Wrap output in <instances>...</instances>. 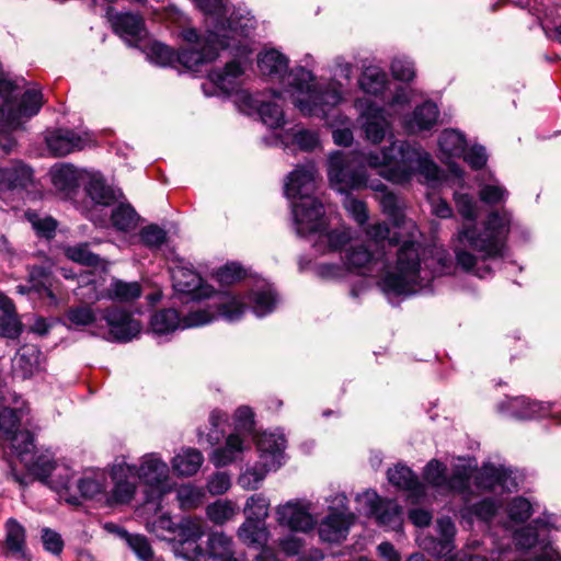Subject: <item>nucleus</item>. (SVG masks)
<instances>
[{
	"label": "nucleus",
	"mask_w": 561,
	"mask_h": 561,
	"mask_svg": "<svg viewBox=\"0 0 561 561\" xmlns=\"http://www.w3.org/2000/svg\"><path fill=\"white\" fill-rule=\"evenodd\" d=\"M511 221L512 214L507 209L493 210L488 215L482 228L472 225L461 229L458 232L459 245L454 250L457 264L467 272L473 271L477 266V256L468 252L467 248L479 253L482 261L503 259Z\"/></svg>",
	"instance_id": "obj_1"
},
{
	"label": "nucleus",
	"mask_w": 561,
	"mask_h": 561,
	"mask_svg": "<svg viewBox=\"0 0 561 561\" xmlns=\"http://www.w3.org/2000/svg\"><path fill=\"white\" fill-rule=\"evenodd\" d=\"M433 282L432 273L421 267L419 243L405 240L398 250L396 271L387 272L378 285L391 298L432 294Z\"/></svg>",
	"instance_id": "obj_2"
},
{
	"label": "nucleus",
	"mask_w": 561,
	"mask_h": 561,
	"mask_svg": "<svg viewBox=\"0 0 561 561\" xmlns=\"http://www.w3.org/2000/svg\"><path fill=\"white\" fill-rule=\"evenodd\" d=\"M282 296L276 287L265 280L257 282L244 295L222 290L217 295L216 316H243L249 310L256 316H266L277 310ZM187 316H213L207 311H193Z\"/></svg>",
	"instance_id": "obj_3"
},
{
	"label": "nucleus",
	"mask_w": 561,
	"mask_h": 561,
	"mask_svg": "<svg viewBox=\"0 0 561 561\" xmlns=\"http://www.w3.org/2000/svg\"><path fill=\"white\" fill-rule=\"evenodd\" d=\"M425 152L421 144L416 141L396 140L379 152H368L365 156V162L371 168L382 167L379 174L386 180L404 184L412 180L414 168Z\"/></svg>",
	"instance_id": "obj_4"
},
{
	"label": "nucleus",
	"mask_w": 561,
	"mask_h": 561,
	"mask_svg": "<svg viewBox=\"0 0 561 561\" xmlns=\"http://www.w3.org/2000/svg\"><path fill=\"white\" fill-rule=\"evenodd\" d=\"M69 330L87 332L110 342L127 343L136 337L142 325L136 318H53Z\"/></svg>",
	"instance_id": "obj_5"
},
{
	"label": "nucleus",
	"mask_w": 561,
	"mask_h": 561,
	"mask_svg": "<svg viewBox=\"0 0 561 561\" xmlns=\"http://www.w3.org/2000/svg\"><path fill=\"white\" fill-rule=\"evenodd\" d=\"M218 42L217 34L209 33L201 50L181 49L180 51L161 42H153L148 47L147 55L151 62L161 67L182 65L187 69L198 70L199 66L213 62L218 58V47L216 46Z\"/></svg>",
	"instance_id": "obj_6"
},
{
	"label": "nucleus",
	"mask_w": 561,
	"mask_h": 561,
	"mask_svg": "<svg viewBox=\"0 0 561 561\" xmlns=\"http://www.w3.org/2000/svg\"><path fill=\"white\" fill-rule=\"evenodd\" d=\"M328 176L337 185L341 193L360 190L368 186V176L364 165L354 164L348 157L337 150L330 154L328 161Z\"/></svg>",
	"instance_id": "obj_7"
},
{
	"label": "nucleus",
	"mask_w": 561,
	"mask_h": 561,
	"mask_svg": "<svg viewBox=\"0 0 561 561\" xmlns=\"http://www.w3.org/2000/svg\"><path fill=\"white\" fill-rule=\"evenodd\" d=\"M291 213L296 232L300 237L322 232L328 228L323 204L314 196L293 199Z\"/></svg>",
	"instance_id": "obj_8"
},
{
	"label": "nucleus",
	"mask_w": 561,
	"mask_h": 561,
	"mask_svg": "<svg viewBox=\"0 0 561 561\" xmlns=\"http://www.w3.org/2000/svg\"><path fill=\"white\" fill-rule=\"evenodd\" d=\"M255 20L250 13L240 9L233 10L227 19H215L213 30L209 33L217 34L219 42L216 44L218 51L230 47V38L234 36L248 37L254 30Z\"/></svg>",
	"instance_id": "obj_9"
},
{
	"label": "nucleus",
	"mask_w": 561,
	"mask_h": 561,
	"mask_svg": "<svg viewBox=\"0 0 561 561\" xmlns=\"http://www.w3.org/2000/svg\"><path fill=\"white\" fill-rule=\"evenodd\" d=\"M172 280L176 291L190 295L193 300L213 299V306L217 308V295L220 291L205 284L192 264L176 267L172 273Z\"/></svg>",
	"instance_id": "obj_10"
},
{
	"label": "nucleus",
	"mask_w": 561,
	"mask_h": 561,
	"mask_svg": "<svg viewBox=\"0 0 561 561\" xmlns=\"http://www.w3.org/2000/svg\"><path fill=\"white\" fill-rule=\"evenodd\" d=\"M310 503L307 501L290 500L276 507V522L293 533H308L317 524L310 513Z\"/></svg>",
	"instance_id": "obj_11"
},
{
	"label": "nucleus",
	"mask_w": 561,
	"mask_h": 561,
	"mask_svg": "<svg viewBox=\"0 0 561 561\" xmlns=\"http://www.w3.org/2000/svg\"><path fill=\"white\" fill-rule=\"evenodd\" d=\"M369 515L376 518L379 526L398 530L402 526L403 508L394 500L382 499L375 491L365 492Z\"/></svg>",
	"instance_id": "obj_12"
},
{
	"label": "nucleus",
	"mask_w": 561,
	"mask_h": 561,
	"mask_svg": "<svg viewBox=\"0 0 561 561\" xmlns=\"http://www.w3.org/2000/svg\"><path fill=\"white\" fill-rule=\"evenodd\" d=\"M341 101L342 95L337 90L314 84L306 98L297 101V106L305 115L320 117L327 115Z\"/></svg>",
	"instance_id": "obj_13"
},
{
	"label": "nucleus",
	"mask_w": 561,
	"mask_h": 561,
	"mask_svg": "<svg viewBox=\"0 0 561 561\" xmlns=\"http://www.w3.org/2000/svg\"><path fill=\"white\" fill-rule=\"evenodd\" d=\"M33 169L20 160L0 167V194L26 190L33 182Z\"/></svg>",
	"instance_id": "obj_14"
},
{
	"label": "nucleus",
	"mask_w": 561,
	"mask_h": 561,
	"mask_svg": "<svg viewBox=\"0 0 561 561\" xmlns=\"http://www.w3.org/2000/svg\"><path fill=\"white\" fill-rule=\"evenodd\" d=\"M316 168L313 163L298 165L288 175L285 183V195L289 199H300L302 196H313L316 190Z\"/></svg>",
	"instance_id": "obj_15"
},
{
	"label": "nucleus",
	"mask_w": 561,
	"mask_h": 561,
	"mask_svg": "<svg viewBox=\"0 0 561 561\" xmlns=\"http://www.w3.org/2000/svg\"><path fill=\"white\" fill-rule=\"evenodd\" d=\"M44 355L41 348L34 344L21 346L12 359V369L16 377L22 380L31 379L42 370L41 363Z\"/></svg>",
	"instance_id": "obj_16"
},
{
	"label": "nucleus",
	"mask_w": 561,
	"mask_h": 561,
	"mask_svg": "<svg viewBox=\"0 0 561 561\" xmlns=\"http://www.w3.org/2000/svg\"><path fill=\"white\" fill-rule=\"evenodd\" d=\"M84 192L91 204L95 207H110L122 198L123 192L108 185L101 175H94L84 184Z\"/></svg>",
	"instance_id": "obj_17"
},
{
	"label": "nucleus",
	"mask_w": 561,
	"mask_h": 561,
	"mask_svg": "<svg viewBox=\"0 0 561 561\" xmlns=\"http://www.w3.org/2000/svg\"><path fill=\"white\" fill-rule=\"evenodd\" d=\"M45 141L50 152L56 157H64L79 150L83 144L81 136L69 128H57L48 131Z\"/></svg>",
	"instance_id": "obj_18"
},
{
	"label": "nucleus",
	"mask_w": 561,
	"mask_h": 561,
	"mask_svg": "<svg viewBox=\"0 0 561 561\" xmlns=\"http://www.w3.org/2000/svg\"><path fill=\"white\" fill-rule=\"evenodd\" d=\"M387 479L389 483L399 490L408 491L414 497H422L425 495V486L420 481L416 473L407 465L398 463L387 471Z\"/></svg>",
	"instance_id": "obj_19"
},
{
	"label": "nucleus",
	"mask_w": 561,
	"mask_h": 561,
	"mask_svg": "<svg viewBox=\"0 0 561 561\" xmlns=\"http://www.w3.org/2000/svg\"><path fill=\"white\" fill-rule=\"evenodd\" d=\"M215 318H150L149 330L158 336L176 330L199 328L211 323Z\"/></svg>",
	"instance_id": "obj_20"
},
{
	"label": "nucleus",
	"mask_w": 561,
	"mask_h": 561,
	"mask_svg": "<svg viewBox=\"0 0 561 561\" xmlns=\"http://www.w3.org/2000/svg\"><path fill=\"white\" fill-rule=\"evenodd\" d=\"M438 117L439 110L437 105L432 101H424L405 118V127L412 133L431 130L437 125Z\"/></svg>",
	"instance_id": "obj_21"
},
{
	"label": "nucleus",
	"mask_w": 561,
	"mask_h": 561,
	"mask_svg": "<svg viewBox=\"0 0 561 561\" xmlns=\"http://www.w3.org/2000/svg\"><path fill=\"white\" fill-rule=\"evenodd\" d=\"M350 523L342 513L328 515L318 528V535L321 541L328 543H341L346 539Z\"/></svg>",
	"instance_id": "obj_22"
},
{
	"label": "nucleus",
	"mask_w": 561,
	"mask_h": 561,
	"mask_svg": "<svg viewBox=\"0 0 561 561\" xmlns=\"http://www.w3.org/2000/svg\"><path fill=\"white\" fill-rule=\"evenodd\" d=\"M4 548L7 554L19 559H26L28 551L26 547V529L15 518L11 517L5 522Z\"/></svg>",
	"instance_id": "obj_23"
},
{
	"label": "nucleus",
	"mask_w": 561,
	"mask_h": 561,
	"mask_svg": "<svg viewBox=\"0 0 561 561\" xmlns=\"http://www.w3.org/2000/svg\"><path fill=\"white\" fill-rule=\"evenodd\" d=\"M289 67V59L280 51L272 48L257 56V68L263 76L273 80L284 81Z\"/></svg>",
	"instance_id": "obj_24"
},
{
	"label": "nucleus",
	"mask_w": 561,
	"mask_h": 561,
	"mask_svg": "<svg viewBox=\"0 0 561 561\" xmlns=\"http://www.w3.org/2000/svg\"><path fill=\"white\" fill-rule=\"evenodd\" d=\"M112 26L114 32L126 41L138 42L145 32L142 16L130 12L117 13L113 16Z\"/></svg>",
	"instance_id": "obj_25"
},
{
	"label": "nucleus",
	"mask_w": 561,
	"mask_h": 561,
	"mask_svg": "<svg viewBox=\"0 0 561 561\" xmlns=\"http://www.w3.org/2000/svg\"><path fill=\"white\" fill-rule=\"evenodd\" d=\"M510 476L511 471L503 466L488 462L476 473L473 483L480 490L493 491L495 486H504Z\"/></svg>",
	"instance_id": "obj_26"
},
{
	"label": "nucleus",
	"mask_w": 561,
	"mask_h": 561,
	"mask_svg": "<svg viewBox=\"0 0 561 561\" xmlns=\"http://www.w3.org/2000/svg\"><path fill=\"white\" fill-rule=\"evenodd\" d=\"M139 479L147 485L159 488L169 478V467L160 458L150 455L139 466Z\"/></svg>",
	"instance_id": "obj_27"
},
{
	"label": "nucleus",
	"mask_w": 561,
	"mask_h": 561,
	"mask_svg": "<svg viewBox=\"0 0 561 561\" xmlns=\"http://www.w3.org/2000/svg\"><path fill=\"white\" fill-rule=\"evenodd\" d=\"M110 530H115L121 538H123L128 547L134 551L140 561H152L153 550L145 535L130 534L125 528L118 527L114 524H108Z\"/></svg>",
	"instance_id": "obj_28"
},
{
	"label": "nucleus",
	"mask_w": 561,
	"mask_h": 561,
	"mask_svg": "<svg viewBox=\"0 0 561 561\" xmlns=\"http://www.w3.org/2000/svg\"><path fill=\"white\" fill-rule=\"evenodd\" d=\"M314 76L302 66H296L284 75V81H279L286 91L308 93L314 85Z\"/></svg>",
	"instance_id": "obj_29"
},
{
	"label": "nucleus",
	"mask_w": 561,
	"mask_h": 561,
	"mask_svg": "<svg viewBox=\"0 0 561 561\" xmlns=\"http://www.w3.org/2000/svg\"><path fill=\"white\" fill-rule=\"evenodd\" d=\"M42 100L43 95L39 91L26 90L18 105L12 101L13 122L18 127L21 125L23 117L31 118L41 111Z\"/></svg>",
	"instance_id": "obj_30"
},
{
	"label": "nucleus",
	"mask_w": 561,
	"mask_h": 561,
	"mask_svg": "<svg viewBox=\"0 0 561 561\" xmlns=\"http://www.w3.org/2000/svg\"><path fill=\"white\" fill-rule=\"evenodd\" d=\"M203 454L196 448H186L172 459V469L180 477L194 476L203 465Z\"/></svg>",
	"instance_id": "obj_31"
},
{
	"label": "nucleus",
	"mask_w": 561,
	"mask_h": 561,
	"mask_svg": "<svg viewBox=\"0 0 561 561\" xmlns=\"http://www.w3.org/2000/svg\"><path fill=\"white\" fill-rule=\"evenodd\" d=\"M142 294V286L139 282H125L113 278L108 288L107 296L113 301L133 302Z\"/></svg>",
	"instance_id": "obj_32"
},
{
	"label": "nucleus",
	"mask_w": 561,
	"mask_h": 561,
	"mask_svg": "<svg viewBox=\"0 0 561 561\" xmlns=\"http://www.w3.org/2000/svg\"><path fill=\"white\" fill-rule=\"evenodd\" d=\"M373 251L364 244L351 247L346 251L344 257V264L346 268L362 275L366 274V271L369 270V265L373 263Z\"/></svg>",
	"instance_id": "obj_33"
},
{
	"label": "nucleus",
	"mask_w": 561,
	"mask_h": 561,
	"mask_svg": "<svg viewBox=\"0 0 561 561\" xmlns=\"http://www.w3.org/2000/svg\"><path fill=\"white\" fill-rule=\"evenodd\" d=\"M139 220L140 216L129 203H119L112 209L111 222L117 231H131Z\"/></svg>",
	"instance_id": "obj_34"
},
{
	"label": "nucleus",
	"mask_w": 561,
	"mask_h": 561,
	"mask_svg": "<svg viewBox=\"0 0 561 561\" xmlns=\"http://www.w3.org/2000/svg\"><path fill=\"white\" fill-rule=\"evenodd\" d=\"M369 186L373 190L382 193L380 205L383 214H386L392 220L397 228L400 227L404 221V214L399 206L396 194L389 192L387 186L381 182H378L377 184H370Z\"/></svg>",
	"instance_id": "obj_35"
},
{
	"label": "nucleus",
	"mask_w": 561,
	"mask_h": 561,
	"mask_svg": "<svg viewBox=\"0 0 561 561\" xmlns=\"http://www.w3.org/2000/svg\"><path fill=\"white\" fill-rule=\"evenodd\" d=\"M267 535L265 522L254 517H247L238 530L239 538L248 545L263 546L267 541Z\"/></svg>",
	"instance_id": "obj_36"
},
{
	"label": "nucleus",
	"mask_w": 561,
	"mask_h": 561,
	"mask_svg": "<svg viewBox=\"0 0 561 561\" xmlns=\"http://www.w3.org/2000/svg\"><path fill=\"white\" fill-rule=\"evenodd\" d=\"M253 438L255 446L261 454V458L266 456H280L286 448V439L284 435L263 432L255 433Z\"/></svg>",
	"instance_id": "obj_37"
},
{
	"label": "nucleus",
	"mask_w": 561,
	"mask_h": 561,
	"mask_svg": "<svg viewBox=\"0 0 561 561\" xmlns=\"http://www.w3.org/2000/svg\"><path fill=\"white\" fill-rule=\"evenodd\" d=\"M51 183L58 191L71 193L78 187L76 170L70 164H55L50 169Z\"/></svg>",
	"instance_id": "obj_38"
},
{
	"label": "nucleus",
	"mask_w": 561,
	"mask_h": 561,
	"mask_svg": "<svg viewBox=\"0 0 561 561\" xmlns=\"http://www.w3.org/2000/svg\"><path fill=\"white\" fill-rule=\"evenodd\" d=\"M232 553V540L228 536L218 533L209 535L207 542V556L209 559L221 561Z\"/></svg>",
	"instance_id": "obj_39"
},
{
	"label": "nucleus",
	"mask_w": 561,
	"mask_h": 561,
	"mask_svg": "<svg viewBox=\"0 0 561 561\" xmlns=\"http://www.w3.org/2000/svg\"><path fill=\"white\" fill-rule=\"evenodd\" d=\"M438 145L444 153L459 157L466 148V138L455 129H445L439 136Z\"/></svg>",
	"instance_id": "obj_40"
},
{
	"label": "nucleus",
	"mask_w": 561,
	"mask_h": 561,
	"mask_svg": "<svg viewBox=\"0 0 561 561\" xmlns=\"http://www.w3.org/2000/svg\"><path fill=\"white\" fill-rule=\"evenodd\" d=\"M56 467V461L44 455L35 457L34 460L26 466L28 474L44 485L49 484V478Z\"/></svg>",
	"instance_id": "obj_41"
},
{
	"label": "nucleus",
	"mask_w": 561,
	"mask_h": 561,
	"mask_svg": "<svg viewBox=\"0 0 561 561\" xmlns=\"http://www.w3.org/2000/svg\"><path fill=\"white\" fill-rule=\"evenodd\" d=\"M360 89L373 95H378L386 88V75L378 68H367L359 78Z\"/></svg>",
	"instance_id": "obj_42"
},
{
	"label": "nucleus",
	"mask_w": 561,
	"mask_h": 561,
	"mask_svg": "<svg viewBox=\"0 0 561 561\" xmlns=\"http://www.w3.org/2000/svg\"><path fill=\"white\" fill-rule=\"evenodd\" d=\"M471 470L465 465H457L447 476L444 488L457 493H466L470 489Z\"/></svg>",
	"instance_id": "obj_43"
},
{
	"label": "nucleus",
	"mask_w": 561,
	"mask_h": 561,
	"mask_svg": "<svg viewBox=\"0 0 561 561\" xmlns=\"http://www.w3.org/2000/svg\"><path fill=\"white\" fill-rule=\"evenodd\" d=\"M65 254L69 260L89 267H96L102 261L100 255L90 250L88 243L68 247Z\"/></svg>",
	"instance_id": "obj_44"
},
{
	"label": "nucleus",
	"mask_w": 561,
	"mask_h": 561,
	"mask_svg": "<svg viewBox=\"0 0 561 561\" xmlns=\"http://www.w3.org/2000/svg\"><path fill=\"white\" fill-rule=\"evenodd\" d=\"M262 122L270 128H280L285 124L283 108L275 102H262L257 108Z\"/></svg>",
	"instance_id": "obj_45"
},
{
	"label": "nucleus",
	"mask_w": 561,
	"mask_h": 561,
	"mask_svg": "<svg viewBox=\"0 0 561 561\" xmlns=\"http://www.w3.org/2000/svg\"><path fill=\"white\" fill-rule=\"evenodd\" d=\"M8 440L21 461H24L25 456L35 450V437L28 430L18 431Z\"/></svg>",
	"instance_id": "obj_46"
},
{
	"label": "nucleus",
	"mask_w": 561,
	"mask_h": 561,
	"mask_svg": "<svg viewBox=\"0 0 561 561\" xmlns=\"http://www.w3.org/2000/svg\"><path fill=\"white\" fill-rule=\"evenodd\" d=\"M21 424L20 413L16 409L4 407L0 410V438L8 440L19 430Z\"/></svg>",
	"instance_id": "obj_47"
},
{
	"label": "nucleus",
	"mask_w": 561,
	"mask_h": 561,
	"mask_svg": "<svg viewBox=\"0 0 561 561\" xmlns=\"http://www.w3.org/2000/svg\"><path fill=\"white\" fill-rule=\"evenodd\" d=\"M25 216L32 224L37 237L53 239L56 234L57 220L50 216L42 218L36 211H26Z\"/></svg>",
	"instance_id": "obj_48"
},
{
	"label": "nucleus",
	"mask_w": 561,
	"mask_h": 561,
	"mask_svg": "<svg viewBox=\"0 0 561 561\" xmlns=\"http://www.w3.org/2000/svg\"><path fill=\"white\" fill-rule=\"evenodd\" d=\"M247 277L244 267L238 262H229L215 272L216 280L221 285H232Z\"/></svg>",
	"instance_id": "obj_49"
},
{
	"label": "nucleus",
	"mask_w": 561,
	"mask_h": 561,
	"mask_svg": "<svg viewBox=\"0 0 561 561\" xmlns=\"http://www.w3.org/2000/svg\"><path fill=\"white\" fill-rule=\"evenodd\" d=\"M140 242L149 249H159L167 242V231L158 225L150 224L139 231Z\"/></svg>",
	"instance_id": "obj_50"
},
{
	"label": "nucleus",
	"mask_w": 561,
	"mask_h": 561,
	"mask_svg": "<svg viewBox=\"0 0 561 561\" xmlns=\"http://www.w3.org/2000/svg\"><path fill=\"white\" fill-rule=\"evenodd\" d=\"M423 478L434 488H444L447 478V467L442 461L432 459L424 468Z\"/></svg>",
	"instance_id": "obj_51"
},
{
	"label": "nucleus",
	"mask_w": 561,
	"mask_h": 561,
	"mask_svg": "<svg viewBox=\"0 0 561 561\" xmlns=\"http://www.w3.org/2000/svg\"><path fill=\"white\" fill-rule=\"evenodd\" d=\"M270 500L262 493L251 495L245 503L247 517L264 520L268 517Z\"/></svg>",
	"instance_id": "obj_52"
},
{
	"label": "nucleus",
	"mask_w": 561,
	"mask_h": 561,
	"mask_svg": "<svg viewBox=\"0 0 561 561\" xmlns=\"http://www.w3.org/2000/svg\"><path fill=\"white\" fill-rule=\"evenodd\" d=\"M204 535L202 526L192 519H185L179 525V541L182 549L196 543Z\"/></svg>",
	"instance_id": "obj_53"
},
{
	"label": "nucleus",
	"mask_w": 561,
	"mask_h": 561,
	"mask_svg": "<svg viewBox=\"0 0 561 561\" xmlns=\"http://www.w3.org/2000/svg\"><path fill=\"white\" fill-rule=\"evenodd\" d=\"M234 427L239 433L254 435L255 432V414L248 405L239 407L234 412Z\"/></svg>",
	"instance_id": "obj_54"
},
{
	"label": "nucleus",
	"mask_w": 561,
	"mask_h": 561,
	"mask_svg": "<svg viewBox=\"0 0 561 561\" xmlns=\"http://www.w3.org/2000/svg\"><path fill=\"white\" fill-rule=\"evenodd\" d=\"M207 517L217 525H222L234 515V507L231 502L220 500L206 507Z\"/></svg>",
	"instance_id": "obj_55"
},
{
	"label": "nucleus",
	"mask_w": 561,
	"mask_h": 561,
	"mask_svg": "<svg viewBox=\"0 0 561 561\" xmlns=\"http://www.w3.org/2000/svg\"><path fill=\"white\" fill-rule=\"evenodd\" d=\"M468 513L481 522H491L497 514V505L492 497H484L467 508Z\"/></svg>",
	"instance_id": "obj_56"
},
{
	"label": "nucleus",
	"mask_w": 561,
	"mask_h": 561,
	"mask_svg": "<svg viewBox=\"0 0 561 561\" xmlns=\"http://www.w3.org/2000/svg\"><path fill=\"white\" fill-rule=\"evenodd\" d=\"M136 486L129 481L114 483V488L107 499L111 505L128 504L135 496Z\"/></svg>",
	"instance_id": "obj_57"
},
{
	"label": "nucleus",
	"mask_w": 561,
	"mask_h": 561,
	"mask_svg": "<svg viewBox=\"0 0 561 561\" xmlns=\"http://www.w3.org/2000/svg\"><path fill=\"white\" fill-rule=\"evenodd\" d=\"M533 513L530 502L523 496L515 497L508 506V517L517 524L525 523Z\"/></svg>",
	"instance_id": "obj_58"
},
{
	"label": "nucleus",
	"mask_w": 561,
	"mask_h": 561,
	"mask_svg": "<svg viewBox=\"0 0 561 561\" xmlns=\"http://www.w3.org/2000/svg\"><path fill=\"white\" fill-rule=\"evenodd\" d=\"M20 294H34L43 300L49 307H56L58 305V298L55 293L46 286L44 283L33 284L31 287L20 285L16 287Z\"/></svg>",
	"instance_id": "obj_59"
},
{
	"label": "nucleus",
	"mask_w": 561,
	"mask_h": 561,
	"mask_svg": "<svg viewBox=\"0 0 561 561\" xmlns=\"http://www.w3.org/2000/svg\"><path fill=\"white\" fill-rule=\"evenodd\" d=\"M420 174L425 178L427 182H437L440 180V169L431 158L428 152H425L417 165L414 168V174Z\"/></svg>",
	"instance_id": "obj_60"
},
{
	"label": "nucleus",
	"mask_w": 561,
	"mask_h": 561,
	"mask_svg": "<svg viewBox=\"0 0 561 561\" xmlns=\"http://www.w3.org/2000/svg\"><path fill=\"white\" fill-rule=\"evenodd\" d=\"M518 402L520 403V409L514 412L517 419L530 420L546 415V409L541 402L531 401L527 398H520Z\"/></svg>",
	"instance_id": "obj_61"
},
{
	"label": "nucleus",
	"mask_w": 561,
	"mask_h": 561,
	"mask_svg": "<svg viewBox=\"0 0 561 561\" xmlns=\"http://www.w3.org/2000/svg\"><path fill=\"white\" fill-rule=\"evenodd\" d=\"M390 70L396 80L410 82L415 77L414 64L402 58H394L391 61Z\"/></svg>",
	"instance_id": "obj_62"
},
{
	"label": "nucleus",
	"mask_w": 561,
	"mask_h": 561,
	"mask_svg": "<svg viewBox=\"0 0 561 561\" xmlns=\"http://www.w3.org/2000/svg\"><path fill=\"white\" fill-rule=\"evenodd\" d=\"M319 233V241L328 242L329 251H339L344 248L351 240L350 234L346 231L333 229L330 231H322Z\"/></svg>",
	"instance_id": "obj_63"
},
{
	"label": "nucleus",
	"mask_w": 561,
	"mask_h": 561,
	"mask_svg": "<svg viewBox=\"0 0 561 561\" xmlns=\"http://www.w3.org/2000/svg\"><path fill=\"white\" fill-rule=\"evenodd\" d=\"M514 538L516 541V546L523 549H531L536 547L539 539V534L537 531V527L531 524H528L514 533Z\"/></svg>",
	"instance_id": "obj_64"
}]
</instances>
